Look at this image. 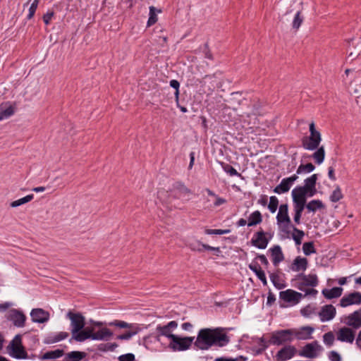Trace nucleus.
I'll list each match as a JSON object with an SVG mask.
<instances>
[{"mask_svg": "<svg viewBox=\"0 0 361 361\" xmlns=\"http://www.w3.org/2000/svg\"><path fill=\"white\" fill-rule=\"evenodd\" d=\"M272 262L274 266H277L280 262L283 261L284 256L281 248L279 245H275L270 249Z\"/></svg>", "mask_w": 361, "mask_h": 361, "instance_id": "26", "label": "nucleus"}, {"mask_svg": "<svg viewBox=\"0 0 361 361\" xmlns=\"http://www.w3.org/2000/svg\"><path fill=\"white\" fill-rule=\"evenodd\" d=\"M230 231L229 229H207L206 233L209 235H223L228 234Z\"/></svg>", "mask_w": 361, "mask_h": 361, "instance_id": "49", "label": "nucleus"}, {"mask_svg": "<svg viewBox=\"0 0 361 361\" xmlns=\"http://www.w3.org/2000/svg\"><path fill=\"white\" fill-rule=\"evenodd\" d=\"M170 86L176 90L175 94H176V98L178 99V94H179V87H180L179 82L176 80H171L170 81Z\"/></svg>", "mask_w": 361, "mask_h": 361, "instance_id": "51", "label": "nucleus"}, {"mask_svg": "<svg viewBox=\"0 0 361 361\" xmlns=\"http://www.w3.org/2000/svg\"><path fill=\"white\" fill-rule=\"evenodd\" d=\"M86 356V353L80 351H72L67 354V358L70 361H80Z\"/></svg>", "mask_w": 361, "mask_h": 361, "instance_id": "37", "label": "nucleus"}, {"mask_svg": "<svg viewBox=\"0 0 361 361\" xmlns=\"http://www.w3.org/2000/svg\"><path fill=\"white\" fill-rule=\"evenodd\" d=\"M355 331L349 327H343L340 329L337 338H355Z\"/></svg>", "mask_w": 361, "mask_h": 361, "instance_id": "29", "label": "nucleus"}, {"mask_svg": "<svg viewBox=\"0 0 361 361\" xmlns=\"http://www.w3.org/2000/svg\"><path fill=\"white\" fill-rule=\"evenodd\" d=\"M302 250L305 255L309 256L316 252L313 242H306L302 245Z\"/></svg>", "mask_w": 361, "mask_h": 361, "instance_id": "40", "label": "nucleus"}, {"mask_svg": "<svg viewBox=\"0 0 361 361\" xmlns=\"http://www.w3.org/2000/svg\"><path fill=\"white\" fill-rule=\"evenodd\" d=\"M317 180V174H313L305 180V185L303 186H298L296 188L309 197H312L317 192V189L315 187Z\"/></svg>", "mask_w": 361, "mask_h": 361, "instance_id": "10", "label": "nucleus"}, {"mask_svg": "<svg viewBox=\"0 0 361 361\" xmlns=\"http://www.w3.org/2000/svg\"><path fill=\"white\" fill-rule=\"evenodd\" d=\"M249 268L256 274L257 278L262 282L264 286L267 284L265 274L257 262L250 264Z\"/></svg>", "mask_w": 361, "mask_h": 361, "instance_id": "27", "label": "nucleus"}, {"mask_svg": "<svg viewBox=\"0 0 361 361\" xmlns=\"http://www.w3.org/2000/svg\"><path fill=\"white\" fill-rule=\"evenodd\" d=\"M15 113L14 108L11 106L4 110L0 111V121L6 119L13 115Z\"/></svg>", "mask_w": 361, "mask_h": 361, "instance_id": "43", "label": "nucleus"}, {"mask_svg": "<svg viewBox=\"0 0 361 361\" xmlns=\"http://www.w3.org/2000/svg\"><path fill=\"white\" fill-rule=\"evenodd\" d=\"M315 167L312 163L307 164H300L297 169V174L310 173L314 170Z\"/></svg>", "mask_w": 361, "mask_h": 361, "instance_id": "39", "label": "nucleus"}, {"mask_svg": "<svg viewBox=\"0 0 361 361\" xmlns=\"http://www.w3.org/2000/svg\"><path fill=\"white\" fill-rule=\"evenodd\" d=\"M314 328L302 326L300 329H283L273 333L271 338H312Z\"/></svg>", "mask_w": 361, "mask_h": 361, "instance_id": "3", "label": "nucleus"}, {"mask_svg": "<svg viewBox=\"0 0 361 361\" xmlns=\"http://www.w3.org/2000/svg\"><path fill=\"white\" fill-rule=\"evenodd\" d=\"M21 341L22 340H11L7 346L8 353L16 359L27 358V353Z\"/></svg>", "mask_w": 361, "mask_h": 361, "instance_id": "8", "label": "nucleus"}, {"mask_svg": "<svg viewBox=\"0 0 361 361\" xmlns=\"http://www.w3.org/2000/svg\"><path fill=\"white\" fill-rule=\"evenodd\" d=\"M322 351V346L320 345L317 341H314L305 345L298 352V355L300 357L314 359L317 358Z\"/></svg>", "mask_w": 361, "mask_h": 361, "instance_id": "7", "label": "nucleus"}, {"mask_svg": "<svg viewBox=\"0 0 361 361\" xmlns=\"http://www.w3.org/2000/svg\"><path fill=\"white\" fill-rule=\"evenodd\" d=\"M66 317L70 321L71 338H105L111 333L102 323L90 320L89 323L82 313L69 310Z\"/></svg>", "mask_w": 361, "mask_h": 361, "instance_id": "1", "label": "nucleus"}, {"mask_svg": "<svg viewBox=\"0 0 361 361\" xmlns=\"http://www.w3.org/2000/svg\"><path fill=\"white\" fill-rule=\"evenodd\" d=\"M279 297L285 302L297 304L305 296L299 292L292 289H288L286 290L281 291Z\"/></svg>", "mask_w": 361, "mask_h": 361, "instance_id": "12", "label": "nucleus"}, {"mask_svg": "<svg viewBox=\"0 0 361 361\" xmlns=\"http://www.w3.org/2000/svg\"><path fill=\"white\" fill-rule=\"evenodd\" d=\"M336 310L332 305H326L323 306L318 312V316L322 322L333 319L336 315Z\"/></svg>", "mask_w": 361, "mask_h": 361, "instance_id": "19", "label": "nucleus"}, {"mask_svg": "<svg viewBox=\"0 0 361 361\" xmlns=\"http://www.w3.org/2000/svg\"><path fill=\"white\" fill-rule=\"evenodd\" d=\"M34 198V195L32 194L27 195V196L20 198L19 200H15L11 203V207H17L18 206H20L23 204L27 203L30 202Z\"/></svg>", "mask_w": 361, "mask_h": 361, "instance_id": "38", "label": "nucleus"}, {"mask_svg": "<svg viewBox=\"0 0 361 361\" xmlns=\"http://www.w3.org/2000/svg\"><path fill=\"white\" fill-rule=\"evenodd\" d=\"M329 358L331 361H341L340 355L336 351H331L329 355Z\"/></svg>", "mask_w": 361, "mask_h": 361, "instance_id": "53", "label": "nucleus"}, {"mask_svg": "<svg viewBox=\"0 0 361 361\" xmlns=\"http://www.w3.org/2000/svg\"><path fill=\"white\" fill-rule=\"evenodd\" d=\"M204 250L216 251L217 252H220L219 247H215L205 244H204Z\"/></svg>", "mask_w": 361, "mask_h": 361, "instance_id": "63", "label": "nucleus"}, {"mask_svg": "<svg viewBox=\"0 0 361 361\" xmlns=\"http://www.w3.org/2000/svg\"><path fill=\"white\" fill-rule=\"evenodd\" d=\"M305 235V233L303 231L297 228L296 227H293V233L292 234V238L294 240L296 245H300L302 243V239Z\"/></svg>", "mask_w": 361, "mask_h": 361, "instance_id": "36", "label": "nucleus"}, {"mask_svg": "<svg viewBox=\"0 0 361 361\" xmlns=\"http://www.w3.org/2000/svg\"><path fill=\"white\" fill-rule=\"evenodd\" d=\"M69 337V333L66 331H61L54 338H68Z\"/></svg>", "mask_w": 361, "mask_h": 361, "instance_id": "60", "label": "nucleus"}, {"mask_svg": "<svg viewBox=\"0 0 361 361\" xmlns=\"http://www.w3.org/2000/svg\"><path fill=\"white\" fill-rule=\"evenodd\" d=\"M267 341H272L275 345H281L282 340H259L257 345L247 347V352H250L254 355L261 354L268 347Z\"/></svg>", "mask_w": 361, "mask_h": 361, "instance_id": "17", "label": "nucleus"}, {"mask_svg": "<svg viewBox=\"0 0 361 361\" xmlns=\"http://www.w3.org/2000/svg\"><path fill=\"white\" fill-rule=\"evenodd\" d=\"M181 327L185 331H190L192 329L193 326L190 322H185L182 324Z\"/></svg>", "mask_w": 361, "mask_h": 361, "instance_id": "61", "label": "nucleus"}, {"mask_svg": "<svg viewBox=\"0 0 361 361\" xmlns=\"http://www.w3.org/2000/svg\"><path fill=\"white\" fill-rule=\"evenodd\" d=\"M310 135L304 137L302 140V145L307 150H314L318 148L322 140L321 134L315 129L314 123L310 124Z\"/></svg>", "mask_w": 361, "mask_h": 361, "instance_id": "5", "label": "nucleus"}, {"mask_svg": "<svg viewBox=\"0 0 361 361\" xmlns=\"http://www.w3.org/2000/svg\"><path fill=\"white\" fill-rule=\"evenodd\" d=\"M328 176L332 180H336V176H335V174H334V168L332 166H330L329 168Z\"/></svg>", "mask_w": 361, "mask_h": 361, "instance_id": "59", "label": "nucleus"}, {"mask_svg": "<svg viewBox=\"0 0 361 361\" xmlns=\"http://www.w3.org/2000/svg\"><path fill=\"white\" fill-rule=\"evenodd\" d=\"M277 224L281 226L285 224L288 226L290 224V219L288 216V204H281L279 207V212L276 216Z\"/></svg>", "mask_w": 361, "mask_h": 361, "instance_id": "21", "label": "nucleus"}, {"mask_svg": "<svg viewBox=\"0 0 361 361\" xmlns=\"http://www.w3.org/2000/svg\"><path fill=\"white\" fill-rule=\"evenodd\" d=\"M99 349L101 350H104V351H106V350L111 351V350H113V344H107V345L101 344L99 346Z\"/></svg>", "mask_w": 361, "mask_h": 361, "instance_id": "57", "label": "nucleus"}, {"mask_svg": "<svg viewBox=\"0 0 361 361\" xmlns=\"http://www.w3.org/2000/svg\"><path fill=\"white\" fill-rule=\"evenodd\" d=\"M229 340H195V345L202 350H207L212 345L224 346Z\"/></svg>", "mask_w": 361, "mask_h": 361, "instance_id": "20", "label": "nucleus"}, {"mask_svg": "<svg viewBox=\"0 0 361 361\" xmlns=\"http://www.w3.org/2000/svg\"><path fill=\"white\" fill-rule=\"evenodd\" d=\"M7 319L11 321L14 326L17 327H23L26 322V316L18 310L12 309L7 314Z\"/></svg>", "mask_w": 361, "mask_h": 361, "instance_id": "11", "label": "nucleus"}, {"mask_svg": "<svg viewBox=\"0 0 361 361\" xmlns=\"http://www.w3.org/2000/svg\"><path fill=\"white\" fill-rule=\"evenodd\" d=\"M161 12L160 10H156L154 6L149 7V19L147 20V26L150 27L155 24L158 20L157 13Z\"/></svg>", "mask_w": 361, "mask_h": 361, "instance_id": "35", "label": "nucleus"}, {"mask_svg": "<svg viewBox=\"0 0 361 361\" xmlns=\"http://www.w3.org/2000/svg\"><path fill=\"white\" fill-rule=\"evenodd\" d=\"M295 287L305 292L304 296L312 295L315 297L318 291L314 288L318 285L319 281L316 274H299L295 279Z\"/></svg>", "mask_w": 361, "mask_h": 361, "instance_id": "2", "label": "nucleus"}, {"mask_svg": "<svg viewBox=\"0 0 361 361\" xmlns=\"http://www.w3.org/2000/svg\"><path fill=\"white\" fill-rule=\"evenodd\" d=\"M306 208L309 212H315L317 209L324 208V205L321 200H313L306 205Z\"/></svg>", "mask_w": 361, "mask_h": 361, "instance_id": "33", "label": "nucleus"}, {"mask_svg": "<svg viewBox=\"0 0 361 361\" xmlns=\"http://www.w3.org/2000/svg\"><path fill=\"white\" fill-rule=\"evenodd\" d=\"M11 306V304L10 302H4L2 304H0V312H4L8 310Z\"/></svg>", "mask_w": 361, "mask_h": 361, "instance_id": "62", "label": "nucleus"}, {"mask_svg": "<svg viewBox=\"0 0 361 361\" xmlns=\"http://www.w3.org/2000/svg\"><path fill=\"white\" fill-rule=\"evenodd\" d=\"M114 327L126 329V331L123 334L117 336L116 338H130L141 331V328L138 324H129L120 320H114Z\"/></svg>", "mask_w": 361, "mask_h": 361, "instance_id": "6", "label": "nucleus"}, {"mask_svg": "<svg viewBox=\"0 0 361 361\" xmlns=\"http://www.w3.org/2000/svg\"><path fill=\"white\" fill-rule=\"evenodd\" d=\"M54 15V11H48L47 13H45L43 16V21L46 25H49L50 23V21L51 18H53Z\"/></svg>", "mask_w": 361, "mask_h": 361, "instance_id": "52", "label": "nucleus"}, {"mask_svg": "<svg viewBox=\"0 0 361 361\" xmlns=\"http://www.w3.org/2000/svg\"><path fill=\"white\" fill-rule=\"evenodd\" d=\"M306 194L298 189L294 188L292 190L293 201L294 202V209L303 210L306 202Z\"/></svg>", "mask_w": 361, "mask_h": 361, "instance_id": "15", "label": "nucleus"}, {"mask_svg": "<svg viewBox=\"0 0 361 361\" xmlns=\"http://www.w3.org/2000/svg\"><path fill=\"white\" fill-rule=\"evenodd\" d=\"M178 190L183 195H189L191 193L190 190L184 185H180Z\"/></svg>", "mask_w": 361, "mask_h": 361, "instance_id": "55", "label": "nucleus"}, {"mask_svg": "<svg viewBox=\"0 0 361 361\" xmlns=\"http://www.w3.org/2000/svg\"><path fill=\"white\" fill-rule=\"evenodd\" d=\"M32 321L35 323L44 324L50 319V314L42 308H34L30 312Z\"/></svg>", "mask_w": 361, "mask_h": 361, "instance_id": "14", "label": "nucleus"}, {"mask_svg": "<svg viewBox=\"0 0 361 361\" xmlns=\"http://www.w3.org/2000/svg\"><path fill=\"white\" fill-rule=\"evenodd\" d=\"M194 161H195V152H191L190 153V164H189V166H188L189 169H191L192 168Z\"/></svg>", "mask_w": 361, "mask_h": 361, "instance_id": "64", "label": "nucleus"}, {"mask_svg": "<svg viewBox=\"0 0 361 361\" xmlns=\"http://www.w3.org/2000/svg\"><path fill=\"white\" fill-rule=\"evenodd\" d=\"M269 240L265 237V233L263 231L257 232L252 239V243L254 246L259 249H265L268 245Z\"/></svg>", "mask_w": 361, "mask_h": 361, "instance_id": "24", "label": "nucleus"}, {"mask_svg": "<svg viewBox=\"0 0 361 361\" xmlns=\"http://www.w3.org/2000/svg\"><path fill=\"white\" fill-rule=\"evenodd\" d=\"M303 210L295 209L294 221L299 224L300 223V218Z\"/></svg>", "mask_w": 361, "mask_h": 361, "instance_id": "54", "label": "nucleus"}, {"mask_svg": "<svg viewBox=\"0 0 361 361\" xmlns=\"http://www.w3.org/2000/svg\"><path fill=\"white\" fill-rule=\"evenodd\" d=\"M308 264V261L305 257H301L300 256H298L295 258L293 263L290 265V269L293 271L298 272V271H304L307 269Z\"/></svg>", "mask_w": 361, "mask_h": 361, "instance_id": "25", "label": "nucleus"}, {"mask_svg": "<svg viewBox=\"0 0 361 361\" xmlns=\"http://www.w3.org/2000/svg\"><path fill=\"white\" fill-rule=\"evenodd\" d=\"M39 4V0H34L29 8V13L27 15V19L30 20L35 16V11Z\"/></svg>", "mask_w": 361, "mask_h": 361, "instance_id": "48", "label": "nucleus"}, {"mask_svg": "<svg viewBox=\"0 0 361 361\" xmlns=\"http://www.w3.org/2000/svg\"><path fill=\"white\" fill-rule=\"evenodd\" d=\"M312 158L315 160L317 164H321L325 157V150L323 146L317 148V150L312 155Z\"/></svg>", "mask_w": 361, "mask_h": 361, "instance_id": "34", "label": "nucleus"}, {"mask_svg": "<svg viewBox=\"0 0 361 361\" xmlns=\"http://www.w3.org/2000/svg\"><path fill=\"white\" fill-rule=\"evenodd\" d=\"M63 355V350L61 349H56L54 350L47 351L44 353L41 359L42 360H49V359H56L61 357Z\"/></svg>", "mask_w": 361, "mask_h": 361, "instance_id": "31", "label": "nucleus"}, {"mask_svg": "<svg viewBox=\"0 0 361 361\" xmlns=\"http://www.w3.org/2000/svg\"><path fill=\"white\" fill-rule=\"evenodd\" d=\"M361 304V293L353 292L345 295L340 300V305L346 307L350 305Z\"/></svg>", "mask_w": 361, "mask_h": 361, "instance_id": "13", "label": "nucleus"}, {"mask_svg": "<svg viewBox=\"0 0 361 361\" xmlns=\"http://www.w3.org/2000/svg\"><path fill=\"white\" fill-rule=\"evenodd\" d=\"M302 21H303V18L301 16V12L298 11L296 13V14L295 15V17H294V19L293 21V24H292L293 28L298 30L300 27Z\"/></svg>", "mask_w": 361, "mask_h": 361, "instance_id": "45", "label": "nucleus"}, {"mask_svg": "<svg viewBox=\"0 0 361 361\" xmlns=\"http://www.w3.org/2000/svg\"><path fill=\"white\" fill-rule=\"evenodd\" d=\"M270 280L273 283L274 286L278 289H282L285 287V285L280 281L279 276L276 274H271Z\"/></svg>", "mask_w": 361, "mask_h": 361, "instance_id": "44", "label": "nucleus"}, {"mask_svg": "<svg viewBox=\"0 0 361 361\" xmlns=\"http://www.w3.org/2000/svg\"><path fill=\"white\" fill-rule=\"evenodd\" d=\"M226 202V200L222 197H220L219 196L215 197V202L214 203V206L218 207L223 204H224Z\"/></svg>", "mask_w": 361, "mask_h": 361, "instance_id": "56", "label": "nucleus"}, {"mask_svg": "<svg viewBox=\"0 0 361 361\" xmlns=\"http://www.w3.org/2000/svg\"><path fill=\"white\" fill-rule=\"evenodd\" d=\"M345 323L355 329L361 327V309L349 314L345 319Z\"/></svg>", "mask_w": 361, "mask_h": 361, "instance_id": "22", "label": "nucleus"}, {"mask_svg": "<svg viewBox=\"0 0 361 361\" xmlns=\"http://www.w3.org/2000/svg\"><path fill=\"white\" fill-rule=\"evenodd\" d=\"M223 169L225 172L228 173L231 176H240V173H238L232 166L226 164L223 165Z\"/></svg>", "mask_w": 361, "mask_h": 361, "instance_id": "46", "label": "nucleus"}, {"mask_svg": "<svg viewBox=\"0 0 361 361\" xmlns=\"http://www.w3.org/2000/svg\"><path fill=\"white\" fill-rule=\"evenodd\" d=\"M298 178V175L294 174L293 176L283 178L279 185H278L274 189L275 193L281 194L288 192L291 188L293 183Z\"/></svg>", "mask_w": 361, "mask_h": 361, "instance_id": "18", "label": "nucleus"}, {"mask_svg": "<svg viewBox=\"0 0 361 361\" xmlns=\"http://www.w3.org/2000/svg\"><path fill=\"white\" fill-rule=\"evenodd\" d=\"M279 206V200L276 196H271L269 198L268 209L271 213H275Z\"/></svg>", "mask_w": 361, "mask_h": 361, "instance_id": "42", "label": "nucleus"}, {"mask_svg": "<svg viewBox=\"0 0 361 361\" xmlns=\"http://www.w3.org/2000/svg\"><path fill=\"white\" fill-rule=\"evenodd\" d=\"M318 310L315 305H308L304 308L301 309L300 312L304 317H312L318 315Z\"/></svg>", "mask_w": 361, "mask_h": 361, "instance_id": "32", "label": "nucleus"}, {"mask_svg": "<svg viewBox=\"0 0 361 361\" xmlns=\"http://www.w3.org/2000/svg\"><path fill=\"white\" fill-rule=\"evenodd\" d=\"M297 349L293 345H286L278 351L276 359L278 361H286L295 356Z\"/></svg>", "mask_w": 361, "mask_h": 361, "instance_id": "16", "label": "nucleus"}, {"mask_svg": "<svg viewBox=\"0 0 361 361\" xmlns=\"http://www.w3.org/2000/svg\"><path fill=\"white\" fill-rule=\"evenodd\" d=\"M193 340H171L169 347L173 351H181L188 349Z\"/></svg>", "mask_w": 361, "mask_h": 361, "instance_id": "23", "label": "nucleus"}, {"mask_svg": "<svg viewBox=\"0 0 361 361\" xmlns=\"http://www.w3.org/2000/svg\"><path fill=\"white\" fill-rule=\"evenodd\" d=\"M178 327V323L176 321H171L164 326H158L156 329L159 336H164L167 338H195V337L185 336L179 337L173 334V331Z\"/></svg>", "mask_w": 361, "mask_h": 361, "instance_id": "9", "label": "nucleus"}, {"mask_svg": "<svg viewBox=\"0 0 361 361\" xmlns=\"http://www.w3.org/2000/svg\"><path fill=\"white\" fill-rule=\"evenodd\" d=\"M343 288L341 287H334L331 289H324L322 294L327 299L337 298L342 295Z\"/></svg>", "mask_w": 361, "mask_h": 361, "instance_id": "28", "label": "nucleus"}, {"mask_svg": "<svg viewBox=\"0 0 361 361\" xmlns=\"http://www.w3.org/2000/svg\"><path fill=\"white\" fill-rule=\"evenodd\" d=\"M119 361H134L135 355L132 353H127L118 357Z\"/></svg>", "mask_w": 361, "mask_h": 361, "instance_id": "50", "label": "nucleus"}, {"mask_svg": "<svg viewBox=\"0 0 361 361\" xmlns=\"http://www.w3.org/2000/svg\"><path fill=\"white\" fill-rule=\"evenodd\" d=\"M233 328H204L200 330L196 338H229Z\"/></svg>", "mask_w": 361, "mask_h": 361, "instance_id": "4", "label": "nucleus"}, {"mask_svg": "<svg viewBox=\"0 0 361 361\" xmlns=\"http://www.w3.org/2000/svg\"><path fill=\"white\" fill-rule=\"evenodd\" d=\"M262 221V216L259 211H255L252 212L248 218V226H253L259 224Z\"/></svg>", "mask_w": 361, "mask_h": 361, "instance_id": "30", "label": "nucleus"}, {"mask_svg": "<svg viewBox=\"0 0 361 361\" xmlns=\"http://www.w3.org/2000/svg\"><path fill=\"white\" fill-rule=\"evenodd\" d=\"M343 194L339 186H336L330 196V200L333 202H337L343 198Z\"/></svg>", "mask_w": 361, "mask_h": 361, "instance_id": "41", "label": "nucleus"}, {"mask_svg": "<svg viewBox=\"0 0 361 361\" xmlns=\"http://www.w3.org/2000/svg\"><path fill=\"white\" fill-rule=\"evenodd\" d=\"M257 258L259 259L260 262L262 264H264L265 266H268L269 265V262H268V260H267V259L265 255H259L257 256Z\"/></svg>", "mask_w": 361, "mask_h": 361, "instance_id": "58", "label": "nucleus"}, {"mask_svg": "<svg viewBox=\"0 0 361 361\" xmlns=\"http://www.w3.org/2000/svg\"><path fill=\"white\" fill-rule=\"evenodd\" d=\"M190 248L193 251L202 252L204 251V244L200 241L192 242L189 244Z\"/></svg>", "mask_w": 361, "mask_h": 361, "instance_id": "47", "label": "nucleus"}]
</instances>
